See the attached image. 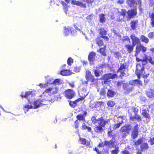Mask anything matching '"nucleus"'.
Returning a JSON list of instances; mask_svg holds the SVG:
<instances>
[{
    "label": "nucleus",
    "mask_w": 154,
    "mask_h": 154,
    "mask_svg": "<svg viewBox=\"0 0 154 154\" xmlns=\"http://www.w3.org/2000/svg\"><path fill=\"white\" fill-rule=\"evenodd\" d=\"M150 17L151 18L152 22L151 24L152 26L154 27V14H152L150 15Z\"/></svg>",
    "instance_id": "obj_45"
},
{
    "label": "nucleus",
    "mask_w": 154,
    "mask_h": 154,
    "mask_svg": "<svg viewBox=\"0 0 154 154\" xmlns=\"http://www.w3.org/2000/svg\"><path fill=\"white\" fill-rule=\"evenodd\" d=\"M61 4L63 5V8L65 9V11L66 13L67 10V6L66 4L64 2H62Z\"/></svg>",
    "instance_id": "obj_53"
},
{
    "label": "nucleus",
    "mask_w": 154,
    "mask_h": 154,
    "mask_svg": "<svg viewBox=\"0 0 154 154\" xmlns=\"http://www.w3.org/2000/svg\"><path fill=\"white\" fill-rule=\"evenodd\" d=\"M107 122V121L104 120L103 117H101L98 119L96 125L104 127Z\"/></svg>",
    "instance_id": "obj_11"
},
{
    "label": "nucleus",
    "mask_w": 154,
    "mask_h": 154,
    "mask_svg": "<svg viewBox=\"0 0 154 154\" xmlns=\"http://www.w3.org/2000/svg\"><path fill=\"white\" fill-rule=\"evenodd\" d=\"M75 95L74 91L70 89L66 90L65 92V96L67 98L71 99L73 98Z\"/></svg>",
    "instance_id": "obj_10"
},
{
    "label": "nucleus",
    "mask_w": 154,
    "mask_h": 154,
    "mask_svg": "<svg viewBox=\"0 0 154 154\" xmlns=\"http://www.w3.org/2000/svg\"><path fill=\"white\" fill-rule=\"evenodd\" d=\"M123 87L124 89L125 90V92L126 93H128L132 88V87H130L129 85L126 83L123 84Z\"/></svg>",
    "instance_id": "obj_24"
},
{
    "label": "nucleus",
    "mask_w": 154,
    "mask_h": 154,
    "mask_svg": "<svg viewBox=\"0 0 154 154\" xmlns=\"http://www.w3.org/2000/svg\"><path fill=\"white\" fill-rule=\"evenodd\" d=\"M93 17V15L92 14H91L89 16H88L86 17V19L88 22H91V20Z\"/></svg>",
    "instance_id": "obj_54"
},
{
    "label": "nucleus",
    "mask_w": 154,
    "mask_h": 154,
    "mask_svg": "<svg viewBox=\"0 0 154 154\" xmlns=\"http://www.w3.org/2000/svg\"><path fill=\"white\" fill-rule=\"evenodd\" d=\"M119 12L121 15H123V16H125L126 14V11L125 10L120 9V11H119Z\"/></svg>",
    "instance_id": "obj_52"
},
{
    "label": "nucleus",
    "mask_w": 154,
    "mask_h": 154,
    "mask_svg": "<svg viewBox=\"0 0 154 154\" xmlns=\"http://www.w3.org/2000/svg\"><path fill=\"white\" fill-rule=\"evenodd\" d=\"M95 68L94 67V72L95 76L97 77H98L101 75L102 69L101 67L99 66L96 67Z\"/></svg>",
    "instance_id": "obj_16"
},
{
    "label": "nucleus",
    "mask_w": 154,
    "mask_h": 154,
    "mask_svg": "<svg viewBox=\"0 0 154 154\" xmlns=\"http://www.w3.org/2000/svg\"><path fill=\"white\" fill-rule=\"evenodd\" d=\"M131 38L132 41V44L134 46H135L137 44L140 43L139 39L134 35H132L131 36Z\"/></svg>",
    "instance_id": "obj_21"
},
{
    "label": "nucleus",
    "mask_w": 154,
    "mask_h": 154,
    "mask_svg": "<svg viewBox=\"0 0 154 154\" xmlns=\"http://www.w3.org/2000/svg\"><path fill=\"white\" fill-rule=\"evenodd\" d=\"M149 110L148 109H143L142 111V114L145 117L149 118H150L149 115L148 113Z\"/></svg>",
    "instance_id": "obj_34"
},
{
    "label": "nucleus",
    "mask_w": 154,
    "mask_h": 154,
    "mask_svg": "<svg viewBox=\"0 0 154 154\" xmlns=\"http://www.w3.org/2000/svg\"><path fill=\"white\" fill-rule=\"evenodd\" d=\"M134 46L133 45H127L125 46V48L127 49L129 53H130L133 51Z\"/></svg>",
    "instance_id": "obj_31"
},
{
    "label": "nucleus",
    "mask_w": 154,
    "mask_h": 154,
    "mask_svg": "<svg viewBox=\"0 0 154 154\" xmlns=\"http://www.w3.org/2000/svg\"><path fill=\"white\" fill-rule=\"evenodd\" d=\"M133 117V118L131 119H130L132 121H134L135 119H136L138 121L141 120V117L140 116L137 115V113H136L135 115Z\"/></svg>",
    "instance_id": "obj_41"
},
{
    "label": "nucleus",
    "mask_w": 154,
    "mask_h": 154,
    "mask_svg": "<svg viewBox=\"0 0 154 154\" xmlns=\"http://www.w3.org/2000/svg\"><path fill=\"white\" fill-rule=\"evenodd\" d=\"M105 14H101L100 15V23H103L105 22L106 19L105 17Z\"/></svg>",
    "instance_id": "obj_40"
},
{
    "label": "nucleus",
    "mask_w": 154,
    "mask_h": 154,
    "mask_svg": "<svg viewBox=\"0 0 154 154\" xmlns=\"http://www.w3.org/2000/svg\"><path fill=\"white\" fill-rule=\"evenodd\" d=\"M95 108L99 107L100 106L101 104V103L100 102H95Z\"/></svg>",
    "instance_id": "obj_59"
},
{
    "label": "nucleus",
    "mask_w": 154,
    "mask_h": 154,
    "mask_svg": "<svg viewBox=\"0 0 154 154\" xmlns=\"http://www.w3.org/2000/svg\"><path fill=\"white\" fill-rule=\"evenodd\" d=\"M129 84L130 85L135 86L137 85L138 86L142 85V82L140 80H132L129 81Z\"/></svg>",
    "instance_id": "obj_14"
},
{
    "label": "nucleus",
    "mask_w": 154,
    "mask_h": 154,
    "mask_svg": "<svg viewBox=\"0 0 154 154\" xmlns=\"http://www.w3.org/2000/svg\"><path fill=\"white\" fill-rule=\"evenodd\" d=\"M117 77V75L116 74L109 73L106 74L103 76V78L104 80L103 82L104 84H106L107 82L110 81V79H112Z\"/></svg>",
    "instance_id": "obj_6"
},
{
    "label": "nucleus",
    "mask_w": 154,
    "mask_h": 154,
    "mask_svg": "<svg viewBox=\"0 0 154 154\" xmlns=\"http://www.w3.org/2000/svg\"><path fill=\"white\" fill-rule=\"evenodd\" d=\"M100 34L101 37L104 38L106 41H108L109 38L108 37L105 35L106 34V32L103 28H102L100 29Z\"/></svg>",
    "instance_id": "obj_19"
},
{
    "label": "nucleus",
    "mask_w": 154,
    "mask_h": 154,
    "mask_svg": "<svg viewBox=\"0 0 154 154\" xmlns=\"http://www.w3.org/2000/svg\"><path fill=\"white\" fill-rule=\"evenodd\" d=\"M122 122H123L122 121V122H120V123H117V124H115L113 126V129H116L117 128H119L120 127V126L121 125V124L122 123Z\"/></svg>",
    "instance_id": "obj_46"
},
{
    "label": "nucleus",
    "mask_w": 154,
    "mask_h": 154,
    "mask_svg": "<svg viewBox=\"0 0 154 154\" xmlns=\"http://www.w3.org/2000/svg\"><path fill=\"white\" fill-rule=\"evenodd\" d=\"M45 100H48L49 101H51V99H47L45 100H38L35 101L33 103V101L31 104H25L24 105L23 109L25 113L28 111L29 109H35L40 107L42 105L46 104Z\"/></svg>",
    "instance_id": "obj_1"
},
{
    "label": "nucleus",
    "mask_w": 154,
    "mask_h": 154,
    "mask_svg": "<svg viewBox=\"0 0 154 154\" xmlns=\"http://www.w3.org/2000/svg\"><path fill=\"white\" fill-rule=\"evenodd\" d=\"M148 37L150 39H152L154 38V32H152L148 34Z\"/></svg>",
    "instance_id": "obj_51"
},
{
    "label": "nucleus",
    "mask_w": 154,
    "mask_h": 154,
    "mask_svg": "<svg viewBox=\"0 0 154 154\" xmlns=\"http://www.w3.org/2000/svg\"><path fill=\"white\" fill-rule=\"evenodd\" d=\"M116 94V92L111 90H108L107 94V96L109 97H112Z\"/></svg>",
    "instance_id": "obj_35"
},
{
    "label": "nucleus",
    "mask_w": 154,
    "mask_h": 154,
    "mask_svg": "<svg viewBox=\"0 0 154 154\" xmlns=\"http://www.w3.org/2000/svg\"><path fill=\"white\" fill-rule=\"evenodd\" d=\"M71 3L73 5H77V6H80L81 7L85 8L86 7V4L85 3L77 1L76 0H72Z\"/></svg>",
    "instance_id": "obj_20"
},
{
    "label": "nucleus",
    "mask_w": 154,
    "mask_h": 154,
    "mask_svg": "<svg viewBox=\"0 0 154 154\" xmlns=\"http://www.w3.org/2000/svg\"><path fill=\"white\" fill-rule=\"evenodd\" d=\"M80 142L82 144H85L87 146H89L90 145V142L85 138H80Z\"/></svg>",
    "instance_id": "obj_33"
},
{
    "label": "nucleus",
    "mask_w": 154,
    "mask_h": 154,
    "mask_svg": "<svg viewBox=\"0 0 154 154\" xmlns=\"http://www.w3.org/2000/svg\"><path fill=\"white\" fill-rule=\"evenodd\" d=\"M140 148L141 151H144L148 149L149 146L147 143H144L141 144Z\"/></svg>",
    "instance_id": "obj_26"
},
{
    "label": "nucleus",
    "mask_w": 154,
    "mask_h": 154,
    "mask_svg": "<svg viewBox=\"0 0 154 154\" xmlns=\"http://www.w3.org/2000/svg\"><path fill=\"white\" fill-rule=\"evenodd\" d=\"M140 39L142 42H143L146 44H147L149 43V39L144 35H141L140 36Z\"/></svg>",
    "instance_id": "obj_37"
},
{
    "label": "nucleus",
    "mask_w": 154,
    "mask_h": 154,
    "mask_svg": "<svg viewBox=\"0 0 154 154\" xmlns=\"http://www.w3.org/2000/svg\"><path fill=\"white\" fill-rule=\"evenodd\" d=\"M146 48L143 46L140 43L138 44L136 47L135 56L137 57V54L140 53L141 50L143 53L146 51Z\"/></svg>",
    "instance_id": "obj_7"
},
{
    "label": "nucleus",
    "mask_w": 154,
    "mask_h": 154,
    "mask_svg": "<svg viewBox=\"0 0 154 154\" xmlns=\"http://www.w3.org/2000/svg\"><path fill=\"white\" fill-rule=\"evenodd\" d=\"M97 43L99 46H101L103 44V41L99 39L97 40Z\"/></svg>",
    "instance_id": "obj_57"
},
{
    "label": "nucleus",
    "mask_w": 154,
    "mask_h": 154,
    "mask_svg": "<svg viewBox=\"0 0 154 154\" xmlns=\"http://www.w3.org/2000/svg\"><path fill=\"white\" fill-rule=\"evenodd\" d=\"M149 75H147V76H145V77H143V75H140V78H140V76H143V78H146L144 80V83H145L146 84H147L148 82H149V80L148 79H146V78Z\"/></svg>",
    "instance_id": "obj_60"
},
{
    "label": "nucleus",
    "mask_w": 154,
    "mask_h": 154,
    "mask_svg": "<svg viewBox=\"0 0 154 154\" xmlns=\"http://www.w3.org/2000/svg\"><path fill=\"white\" fill-rule=\"evenodd\" d=\"M138 21L137 20H135L132 21L131 22V27L132 29H134L136 28V27L137 25Z\"/></svg>",
    "instance_id": "obj_29"
},
{
    "label": "nucleus",
    "mask_w": 154,
    "mask_h": 154,
    "mask_svg": "<svg viewBox=\"0 0 154 154\" xmlns=\"http://www.w3.org/2000/svg\"><path fill=\"white\" fill-rule=\"evenodd\" d=\"M81 27V23H78L76 24V25L74 24V28L77 31L78 30L79 31H80V29L78 28V27Z\"/></svg>",
    "instance_id": "obj_49"
},
{
    "label": "nucleus",
    "mask_w": 154,
    "mask_h": 154,
    "mask_svg": "<svg viewBox=\"0 0 154 154\" xmlns=\"http://www.w3.org/2000/svg\"><path fill=\"white\" fill-rule=\"evenodd\" d=\"M75 128H78L79 127V122L78 120H76L75 122Z\"/></svg>",
    "instance_id": "obj_62"
},
{
    "label": "nucleus",
    "mask_w": 154,
    "mask_h": 154,
    "mask_svg": "<svg viewBox=\"0 0 154 154\" xmlns=\"http://www.w3.org/2000/svg\"><path fill=\"white\" fill-rule=\"evenodd\" d=\"M91 120L93 123L97 124V119H96V118L94 116H93L91 117Z\"/></svg>",
    "instance_id": "obj_55"
},
{
    "label": "nucleus",
    "mask_w": 154,
    "mask_h": 154,
    "mask_svg": "<svg viewBox=\"0 0 154 154\" xmlns=\"http://www.w3.org/2000/svg\"><path fill=\"white\" fill-rule=\"evenodd\" d=\"M119 152V148L118 147H116L114 150H112L111 152V154H118Z\"/></svg>",
    "instance_id": "obj_43"
},
{
    "label": "nucleus",
    "mask_w": 154,
    "mask_h": 154,
    "mask_svg": "<svg viewBox=\"0 0 154 154\" xmlns=\"http://www.w3.org/2000/svg\"><path fill=\"white\" fill-rule=\"evenodd\" d=\"M81 100L80 99H79L74 101H70L69 103V104L71 107L74 108L77 105L78 103Z\"/></svg>",
    "instance_id": "obj_30"
},
{
    "label": "nucleus",
    "mask_w": 154,
    "mask_h": 154,
    "mask_svg": "<svg viewBox=\"0 0 154 154\" xmlns=\"http://www.w3.org/2000/svg\"><path fill=\"white\" fill-rule=\"evenodd\" d=\"M114 54L116 58L118 59L121 57H122L121 53L119 52H115L114 53Z\"/></svg>",
    "instance_id": "obj_44"
},
{
    "label": "nucleus",
    "mask_w": 154,
    "mask_h": 154,
    "mask_svg": "<svg viewBox=\"0 0 154 154\" xmlns=\"http://www.w3.org/2000/svg\"><path fill=\"white\" fill-rule=\"evenodd\" d=\"M36 92L33 90L31 91L26 92L25 93L22 92L21 93V96L22 97L26 98L28 101L29 104H31L35 95Z\"/></svg>",
    "instance_id": "obj_3"
},
{
    "label": "nucleus",
    "mask_w": 154,
    "mask_h": 154,
    "mask_svg": "<svg viewBox=\"0 0 154 154\" xmlns=\"http://www.w3.org/2000/svg\"><path fill=\"white\" fill-rule=\"evenodd\" d=\"M87 127V126L85 125V124L84 122H83L82 125V129L85 130V129H86Z\"/></svg>",
    "instance_id": "obj_63"
},
{
    "label": "nucleus",
    "mask_w": 154,
    "mask_h": 154,
    "mask_svg": "<svg viewBox=\"0 0 154 154\" xmlns=\"http://www.w3.org/2000/svg\"><path fill=\"white\" fill-rule=\"evenodd\" d=\"M83 149V148L82 147H80L77 149L76 150H75V151H72L71 150H69V153H73L74 152H75L77 153H79L80 152H82Z\"/></svg>",
    "instance_id": "obj_38"
},
{
    "label": "nucleus",
    "mask_w": 154,
    "mask_h": 154,
    "mask_svg": "<svg viewBox=\"0 0 154 154\" xmlns=\"http://www.w3.org/2000/svg\"><path fill=\"white\" fill-rule=\"evenodd\" d=\"M145 57L147 61L148 60L152 64H154V61L153 60L152 58L151 57H147L146 55H145Z\"/></svg>",
    "instance_id": "obj_42"
},
{
    "label": "nucleus",
    "mask_w": 154,
    "mask_h": 154,
    "mask_svg": "<svg viewBox=\"0 0 154 154\" xmlns=\"http://www.w3.org/2000/svg\"><path fill=\"white\" fill-rule=\"evenodd\" d=\"M147 61L145 57L142 60L141 63L137 64L136 74L138 78H140V75H143L144 77L145 76L147 77V75H149V74H148L144 75L145 72L144 70V66L146 64Z\"/></svg>",
    "instance_id": "obj_2"
},
{
    "label": "nucleus",
    "mask_w": 154,
    "mask_h": 154,
    "mask_svg": "<svg viewBox=\"0 0 154 154\" xmlns=\"http://www.w3.org/2000/svg\"><path fill=\"white\" fill-rule=\"evenodd\" d=\"M131 128L132 127L130 125L124 126L121 128L120 131L121 132H126L127 134H128Z\"/></svg>",
    "instance_id": "obj_15"
},
{
    "label": "nucleus",
    "mask_w": 154,
    "mask_h": 154,
    "mask_svg": "<svg viewBox=\"0 0 154 154\" xmlns=\"http://www.w3.org/2000/svg\"><path fill=\"white\" fill-rule=\"evenodd\" d=\"M60 74L63 76H66L71 75L72 72L69 70H64L60 71Z\"/></svg>",
    "instance_id": "obj_27"
},
{
    "label": "nucleus",
    "mask_w": 154,
    "mask_h": 154,
    "mask_svg": "<svg viewBox=\"0 0 154 154\" xmlns=\"http://www.w3.org/2000/svg\"><path fill=\"white\" fill-rule=\"evenodd\" d=\"M115 104L114 102L112 101H109L107 103V105L109 106L112 107Z\"/></svg>",
    "instance_id": "obj_48"
},
{
    "label": "nucleus",
    "mask_w": 154,
    "mask_h": 154,
    "mask_svg": "<svg viewBox=\"0 0 154 154\" xmlns=\"http://www.w3.org/2000/svg\"><path fill=\"white\" fill-rule=\"evenodd\" d=\"M149 142H150V143L151 145H153L154 144V137L153 138L150 139L149 140Z\"/></svg>",
    "instance_id": "obj_64"
},
{
    "label": "nucleus",
    "mask_w": 154,
    "mask_h": 154,
    "mask_svg": "<svg viewBox=\"0 0 154 154\" xmlns=\"http://www.w3.org/2000/svg\"><path fill=\"white\" fill-rule=\"evenodd\" d=\"M129 18H133L137 14L136 10L135 9L131 10L128 11L127 13Z\"/></svg>",
    "instance_id": "obj_18"
},
{
    "label": "nucleus",
    "mask_w": 154,
    "mask_h": 154,
    "mask_svg": "<svg viewBox=\"0 0 154 154\" xmlns=\"http://www.w3.org/2000/svg\"><path fill=\"white\" fill-rule=\"evenodd\" d=\"M127 3L131 7H134L136 5V3L134 0H127Z\"/></svg>",
    "instance_id": "obj_32"
},
{
    "label": "nucleus",
    "mask_w": 154,
    "mask_h": 154,
    "mask_svg": "<svg viewBox=\"0 0 154 154\" xmlns=\"http://www.w3.org/2000/svg\"><path fill=\"white\" fill-rule=\"evenodd\" d=\"M49 86L50 87L45 90V93H47L49 95V96H50L51 94H55L57 93L59 89L58 87L55 85H52V82L49 84Z\"/></svg>",
    "instance_id": "obj_4"
},
{
    "label": "nucleus",
    "mask_w": 154,
    "mask_h": 154,
    "mask_svg": "<svg viewBox=\"0 0 154 154\" xmlns=\"http://www.w3.org/2000/svg\"><path fill=\"white\" fill-rule=\"evenodd\" d=\"M112 131L111 130V129H109L108 131V136L110 137H112Z\"/></svg>",
    "instance_id": "obj_58"
},
{
    "label": "nucleus",
    "mask_w": 154,
    "mask_h": 154,
    "mask_svg": "<svg viewBox=\"0 0 154 154\" xmlns=\"http://www.w3.org/2000/svg\"><path fill=\"white\" fill-rule=\"evenodd\" d=\"M126 66L125 63H121L119 68L118 70V73H120V75L122 77L126 75L127 72Z\"/></svg>",
    "instance_id": "obj_5"
},
{
    "label": "nucleus",
    "mask_w": 154,
    "mask_h": 154,
    "mask_svg": "<svg viewBox=\"0 0 154 154\" xmlns=\"http://www.w3.org/2000/svg\"><path fill=\"white\" fill-rule=\"evenodd\" d=\"M96 55L95 52H92L90 53L88 55V60L91 65H93L94 63Z\"/></svg>",
    "instance_id": "obj_12"
},
{
    "label": "nucleus",
    "mask_w": 154,
    "mask_h": 154,
    "mask_svg": "<svg viewBox=\"0 0 154 154\" xmlns=\"http://www.w3.org/2000/svg\"><path fill=\"white\" fill-rule=\"evenodd\" d=\"M95 102H91L90 104V107L93 108H95Z\"/></svg>",
    "instance_id": "obj_61"
},
{
    "label": "nucleus",
    "mask_w": 154,
    "mask_h": 154,
    "mask_svg": "<svg viewBox=\"0 0 154 154\" xmlns=\"http://www.w3.org/2000/svg\"><path fill=\"white\" fill-rule=\"evenodd\" d=\"M73 59L71 57H69L67 60V63L68 65H71V64L73 63Z\"/></svg>",
    "instance_id": "obj_50"
},
{
    "label": "nucleus",
    "mask_w": 154,
    "mask_h": 154,
    "mask_svg": "<svg viewBox=\"0 0 154 154\" xmlns=\"http://www.w3.org/2000/svg\"><path fill=\"white\" fill-rule=\"evenodd\" d=\"M96 125L97 126L94 128L95 131L97 133L101 132L103 130L102 128L103 127L97 125Z\"/></svg>",
    "instance_id": "obj_36"
},
{
    "label": "nucleus",
    "mask_w": 154,
    "mask_h": 154,
    "mask_svg": "<svg viewBox=\"0 0 154 154\" xmlns=\"http://www.w3.org/2000/svg\"><path fill=\"white\" fill-rule=\"evenodd\" d=\"M72 28L69 26L64 27L63 34L65 36L68 35L70 32Z\"/></svg>",
    "instance_id": "obj_23"
},
{
    "label": "nucleus",
    "mask_w": 154,
    "mask_h": 154,
    "mask_svg": "<svg viewBox=\"0 0 154 154\" xmlns=\"http://www.w3.org/2000/svg\"><path fill=\"white\" fill-rule=\"evenodd\" d=\"M87 114V112L86 111L83 112L82 114H79L76 116L77 120L82 121L83 122H85V117Z\"/></svg>",
    "instance_id": "obj_13"
},
{
    "label": "nucleus",
    "mask_w": 154,
    "mask_h": 154,
    "mask_svg": "<svg viewBox=\"0 0 154 154\" xmlns=\"http://www.w3.org/2000/svg\"><path fill=\"white\" fill-rule=\"evenodd\" d=\"M144 140V138H141L139 139L135 143V144L136 145H138L140 144H142L143 141Z\"/></svg>",
    "instance_id": "obj_39"
},
{
    "label": "nucleus",
    "mask_w": 154,
    "mask_h": 154,
    "mask_svg": "<svg viewBox=\"0 0 154 154\" xmlns=\"http://www.w3.org/2000/svg\"><path fill=\"white\" fill-rule=\"evenodd\" d=\"M100 53L102 54L103 56L106 55V54L105 52V48H101L100 50Z\"/></svg>",
    "instance_id": "obj_56"
},
{
    "label": "nucleus",
    "mask_w": 154,
    "mask_h": 154,
    "mask_svg": "<svg viewBox=\"0 0 154 154\" xmlns=\"http://www.w3.org/2000/svg\"><path fill=\"white\" fill-rule=\"evenodd\" d=\"M49 83L47 82L46 83L44 84H40L39 86L41 88H45L46 87L49 86Z\"/></svg>",
    "instance_id": "obj_47"
},
{
    "label": "nucleus",
    "mask_w": 154,
    "mask_h": 154,
    "mask_svg": "<svg viewBox=\"0 0 154 154\" xmlns=\"http://www.w3.org/2000/svg\"><path fill=\"white\" fill-rule=\"evenodd\" d=\"M138 109L135 107H131L128 109V112L130 116V119L133 118L136 113H137Z\"/></svg>",
    "instance_id": "obj_8"
},
{
    "label": "nucleus",
    "mask_w": 154,
    "mask_h": 154,
    "mask_svg": "<svg viewBox=\"0 0 154 154\" xmlns=\"http://www.w3.org/2000/svg\"><path fill=\"white\" fill-rule=\"evenodd\" d=\"M105 146H108L110 148L113 147L114 146V142L113 140H110V141H104Z\"/></svg>",
    "instance_id": "obj_28"
},
{
    "label": "nucleus",
    "mask_w": 154,
    "mask_h": 154,
    "mask_svg": "<svg viewBox=\"0 0 154 154\" xmlns=\"http://www.w3.org/2000/svg\"><path fill=\"white\" fill-rule=\"evenodd\" d=\"M85 77L88 81H92L94 79V77L91 74V72L88 70H86Z\"/></svg>",
    "instance_id": "obj_17"
},
{
    "label": "nucleus",
    "mask_w": 154,
    "mask_h": 154,
    "mask_svg": "<svg viewBox=\"0 0 154 154\" xmlns=\"http://www.w3.org/2000/svg\"><path fill=\"white\" fill-rule=\"evenodd\" d=\"M138 128L137 124L134 127L131 135V136L133 139H135L137 137L138 135Z\"/></svg>",
    "instance_id": "obj_9"
},
{
    "label": "nucleus",
    "mask_w": 154,
    "mask_h": 154,
    "mask_svg": "<svg viewBox=\"0 0 154 154\" xmlns=\"http://www.w3.org/2000/svg\"><path fill=\"white\" fill-rule=\"evenodd\" d=\"M146 94L148 97L152 98L154 97V90L148 89L146 92Z\"/></svg>",
    "instance_id": "obj_22"
},
{
    "label": "nucleus",
    "mask_w": 154,
    "mask_h": 154,
    "mask_svg": "<svg viewBox=\"0 0 154 154\" xmlns=\"http://www.w3.org/2000/svg\"><path fill=\"white\" fill-rule=\"evenodd\" d=\"M51 82H52V85H55L57 86V85H59L63 84V82L62 80L60 79H56Z\"/></svg>",
    "instance_id": "obj_25"
}]
</instances>
